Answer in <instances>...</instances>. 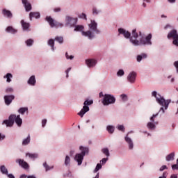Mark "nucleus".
Wrapping results in <instances>:
<instances>
[{"label": "nucleus", "instance_id": "obj_31", "mask_svg": "<svg viewBox=\"0 0 178 178\" xmlns=\"http://www.w3.org/2000/svg\"><path fill=\"white\" fill-rule=\"evenodd\" d=\"M19 113L23 115L25 112H29V108L27 107H22L18 110Z\"/></svg>", "mask_w": 178, "mask_h": 178}, {"label": "nucleus", "instance_id": "obj_48", "mask_svg": "<svg viewBox=\"0 0 178 178\" xmlns=\"http://www.w3.org/2000/svg\"><path fill=\"white\" fill-rule=\"evenodd\" d=\"M157 115H158V113H157V114H155V115H153L150 118V120H151L152 123H155L154 118H156Z\"/></svg>", "mask_w": 178, "mask_h": 178}, {"label": "nucleus", "instance_id": "obj_1", "mask_svg": "<svg viewBox=\"0 0 178 178\" xmlns=\"http://www.w3.org/2000/svg\"><path fill=\"white\" fill-rule=\"evenodd\" d=\"M15 122L19 127L22 126L23 123V120L20 118V115H18L15 114L10 115L9 116L8 120H6L3 122V124H6L7 127H12V126L15 124Z\"/></svg>", "mask_w": 178, "mask_h": 178}, {"label": "nucleus", "instance_id": "obj_41", "mask_svg": "<svg viewBox=\"0 0 178 178\" xmlns=\"http://www.w3.org/2000/svg\"><path fill=\"white\" fill-rule=\"evenodd\" d=\"M69 163H70V157H69V156H66L65 159V165H66V166H67V165H69Z\"/></svg>", "mask_w": 178, "mask_h": 178}, {"label": "nucleus", "instance_id": "obj_23", "mask_svg": "<svg viewBox=\"0 0 178 178\" xmlns=\"http://www.w3.org/2000/svg\"><path fill=\"white\" fill-rule=\"evenodd\" d=\"M35 76L33 75L29 78L28 84H30V86H35Z\"/></svg>", "mask_w": 178, "mask_h": 178}, {"label": "nucleus", "instance_id": "obj_46", "mask_svg": "<svg viewBox=\"0 0 178 178\" xmlns=\"http://www.w3.org/2000/svg\"><path fill=\"white\" fill-rule=\"evenodd\" d=\"M108 161V158H104L102 160L100 161V163L102 165H105Z\"/></svg>", "mask_w": 178, "mask_h": 178}, {"label": "nucleus", "instance_id": "obj_11", "mask_svg": "<svg viewBox=\"0 0 178 178\" xmlns=\"http://www.w3.org/2000/svg\"><path fill=\"white\" fill-rule=\"evenodd\" d=\"M89 29L92 31H94L95 33H96V34H99L101 33V31H99V30H98V29L97 28L98 24H97V22H95V20H91L90 24H89Z\"/></svg>", "mask_w": 178, "mask_h": 178}, {"label": "nucleus", "instance_id": "obj_35", "mask_svg": "<svg viewBox=\"0 0 178 178\" xmlns=\"http://www.w3.org/2000/svg\"><path fill=\"white\" fill-rule=\"evenodd\" d=\"M107 131L108 133H110V134H112L113 131H115V127L113 126L109 125L107 127Z\"/></svg>", "mask_w": 178, "mask_h": 178}, {"label": "nucleus", "instance_id": "obj_7", "mask_svg": "<svg viewBox=\"0 0 178 178\" xmlns=\"http://www.w3.org/2000/svg\"><path fill=\"white\" fill-rule=\"evenodd\" d=\"M45 20L47 21L51 28L56 27V29H58V27H63V24L56 22L51 16L46 17Z\"/></svg>", "mask_w": 178, "mask_h": 178}, {"label": "nucleus", "instance_id": "obj_13", "mask_svg": "<svg viewBox=\"0 0 178 178\" xmlns=\"http://www.w3.org/2000/svg\"><path fill=\"white\" fill-rule=\"evenodd\" d=\"M13 99H15V95H13L4 96V101H5L6 105H10Z\"/></svg>", "mask_w": 178, "mask_h": 178}, {"label": "nucleus", "instance_id": "obj_19", "mask_svg": "<svg viewBox=\"0 0 178 178\" xmlns=\"http://www.w3.org/2000/svg\"><path fill=\"white\" fill-rule=\"evenodd\" d=\"M86 63L87 66H88V67H92L95 65H97V60H95L94 59H89V60H86Z\"/></svg>", "mask_w": 178, "mask_h": 178}, {"label": "nucleus", "instance_id": "obj_49", "mask_svg": "<svg viewBox=\"0 0 178 178\" xmlns=\"http://www.w3.org/2000/svg\"><path fill=\"white\" fill-rule=\"evenodd\" d=\"M118 130L124 132V127L123 125H119L118 127Z\"/></svg>", "mask_w": 178, "mask_h": 178}, {"label": "nucleus", "instance_id": "obj_28", "mask_svg": "<svg viewBox=\"0 0 178 178\" xmlns=\"http://www.w3.org/2000/svg\"><path fill=\"white\" fill-rule=\"evenodd\" d=\"M6 31L8 33H11L12 34H15V33H17V31L12 26H8L6 29Z\"/></svg>", "mask_w": 178, "mask_h": 178}, {"label": "nucleus", "instance_id": "obj_61", "mask_svg": "<svg viewBox=\"0 0 178 178\" xmlns=\"http://www.w3.org/2000/svg\"><path fill=\"white\" fill-rule=\"evenodd\" d=\"M27 177V175H22L19 178H26Z\"/></svg>", "mask_w": 178, "mask_h": 178}, {"label": "nucleus", "instance_id": "obj_55", "mask_svg": "<svg viewBox=\"0 0 178 178\" xmlns=\"http://www.w3.org/2000/svg\"><path fill=\"white\" fill-rule=\"evenodd\" d=\"M70 70H72V68L71 67H70V68H68L66 71H65V73H66V77L67 78V77H69V72L70 71Z\"/></svg>", "mask_w": 178, "mask_h": 178}, {"label": "nucleus", "instance_id": "obj_56", "mask_svg": "<svg viewBox=\"0 0 178 178\" xmlns=\"http://www.w3.org/2000/svg\"><path fill=\"white\" fill-rule=\"evenodd\" d=\"M5 140V135H3L2 134H0V140Z\"/></svg>", "mask_w": 178, "mask_h": 178}, {"label": "nucleus", "instance_id": "obj_60", "mask_svg": "<svg viewBox=\"0 0 178 178\" xmlns=\"http://www.w3.org/2000/svg\"><path fill=\"white\" fill-rule=\"evenodd\" d=\"M170 178H177V175L173 174V175H172L170 176Z\"/></svg>", "mask_w": 178, "mask_h": 178}, {"label": "nucleus", "instance_id": "obj_18", "mask_svg": "<svg viewBox=\"0 0 178 178\" xmlns=\"http://www.w3.org/2000/svg\"><path fill=\"white\" fill-rule=\"evenodd\" d=\"M21 24L24 31H30V23H27L22 19L21 21Z\"/></svg>", "mask_w": 178, "mask_h": 178}, {"label": "nucleus", "instance_id": "obj_17", "mask_svg": "<svg viewBox=\"0 0 178 178\" xmlns=\"http://www.w3.org/2000/svg\"><path fill=\"white\" fill-rule=\"evenodd\" d=\"M2 14L6 17H8V19H12V17H13V14H12V12H10V10H7L6 8L3 9Z\"/></svg>", "mask_w": 178, "mask_h": 178}, {"label": "nucleus", "instance_id": "obj_47", "mask_svg": "<svg viewBox=\"0 0 178 178\" xmlns=\"http://www.w3.org/2000/svg\"><path fill=\"white\" fill-rule=\"evenodd\" d=\"M79 17L81 19H85V20H87V15H86L85 13H82L81 15H79Z\"/></svg>", "mask_w": 178, "mask_h": 178}, {"label": "nucleus", "instance_id": "obj_8", "mask_svg": "<svg viewBox=\"0 0 178 178\" xmlns=\"http://www.w3.org/2000/svg\"><path fill=\"white\" fill-rule=\"evenodd\" d=\"M152 38V34L147 35L145 38L141 36L139 40V45H152L151 39Z\"/></svg>", "mask_w": 178, "mask_h": 178}, {"label": "nucleus", "instance_id": "obj_51", "mask_svg": "<svg viewBox=\"0 0 178 178\" xmlns=\"http://www.w3.org/2000/svg\"><path fill=\"white\" fill-rule=\"evenodd\" d=\"M65 57L67 58V59H70V60H72V59H73V58H74V56H69V54H67V52L65 53Z\"/></svg>", "mask_w": 178, "mask_h": 178}, {"label": "nucleus", "instance_id": "obj_62", "mask_svg": "<svg viewBox=\"0 0 178 178\" xmlns=\"http://www.w3.org/2000/svg\"><path fill=\"white\" fill-rule=\"evenodd\" d=\"M27 178H35V176L30 175V176H28Z\"/></svg>", "mask_w": 178, "mask_h": 178}, {"label": "nucleus", "instance_id": "obj_52", "mask_svg": "<svg viewBox=\"0 0 178 178\" xmlns=\"http://www.w3.org/2000/svg\"><path fill=\"white\" fill-rule=\"evenodd\" d=\"M45 124H47V120L44 119L42 120V127H45Z\"/></svg>", "mask_w": 178, "mask_h": 178}, {"label": "nucleus", "instance_id": "obj_2", "mask_svg": "<svg viewBox=\"0 0 178 178\" xmlns=\"http://www.w3.org/2000/svg\"><path fill=\"white\" fill-rule=\"evenodd\" d=\"M153 97H155L156 102L159 104L161 106H164L165 109L169 108V104H170V99L165 100L163 97L160 95H157L156 91H153L152 93Z\"/></svg>", "mask_w": 178, "mask_h": 178}, {"label": "nucleus", "instance_id": "obj_33", "mask_svg": "<svg viewBox=\"0 0 178 178\" xmlns=\"http://www.w3.org/2000/svg\"><path fill=\"white\" fill-rule=\"evenodd\" d=\"M84 26L83 25H77L75 26L74 31H83Z\"/></svg>", "mask_w": 178, "mask_h": 178}, {"label": "nucleus", "instance_id": "obj_5", "mask_svg": "<svg viewBox=\"0 0 178 178\" xmlns=\"http://www.w3.org/2000/svg\"><path fill=\"white\" fill-rule=\"evenodd\" d=\"M167 38H168V40H170V38H172L173 40L172 44L174 45H176V47H178V34L177 30L173 29L170 31L167 35Z\"/></svg>", "mask_w": 178, "mask_h": 178}, {"label": "nucleus", "instance_id": "obj_3", "mask_svg": "<svg viewBox=\"0 0 178 178\" xmlns=\"http://www.w3.org/2000/svg\"><path fill=\"white\" fill-rule=\"evenodd\" d=\"M79 149L81 151V154H76L74 159L78 163V165H80L83 163V159H84V156H86V154H88V147H84L81 146Z\"/></svg>", "mask_w": 178, "mask_h": 178}, {"label": "nucleus", "instance_id": "obj_43", "mask_svg": "<svg viewBox=\"0 0 178 178\" xmlns=\"http://www.w3.org/2000/svg\"><path fill=\"white\" fill-rule=\"evenodd\" d=\"M6 92L7 94H12V92H13V89L12 88H8L6 89Z\"/></svg>", "mask_w": 178, "mask_h": 178}, {"label": "nucleus", "instance_id": "obj_36", "mask_svg": "<svg viewBox=\"0 0 178 178\" xmlns=\"http://www.w3.org/2000/svg\"><path fill=\"white\" fill-rule=\"evenodd\" d=\"M43 166L44 168H45L46 172H48V170H51V169H54V166L50 167L49 165H48V164H47V162H44L43 163Z\"/></svg>", "mask_w": 178, "mask_h": 178}, {"label": "nucleus", "instance_id": "obj_30", "mask_svg": "<svg viewBox=\"0 0 178 178\" xmlns=\"http://www.w3.org/2000/svg\"><path fill=\"white\" fill-rule=\"evenodd\" d=\"M26 156H29L31 159H35L38 158V154H31V153H27Z\"/></svg>", "mask_w": 178, "mask_h": 178}, {"label": "nucleus", "instance_id": "obj_14", "mask_svg": "<svg viewBox=\"0 0 178 178\" xmlns=\"http://www.w3.org/2000/svg\"><path fill=\"white\" fill-rule=\"evenodd\" d=\"M22 3L25 8L26 12H30V10L33 9L31 7V3H30L28 0H22Z\"/></svg>", "mask_w": 178, "mask_h": 178}, {"label": "nucleus", "instance_id": "obj_25", "mask_svg": "<svg viewBox=\"0 0 178 178\" xmlns=\"http://www.w3.org/2000/svg\"><path fill=\"white\" fill-rule=\"evenodd\" d=\"M3 77H4V79H6L7 83H10V81H12V79H10L13 78V75H12V74H10V73H8Z\"/></svg>", "mask_w": 178, "mask_h": 178}, {"label": "nucleus", "instance_id": "obj_59", "mask_svg": "<svg viewBox=\"0 0 178 178\" xmlns=\"http://www.w3.org/2000/svg\"><path fill=\"white\" fill-rule=\"evenodd\" d=\"M54 12H60V8H54Z\"/></svg>", "mask_w": 178, "mask_h": 178}, {"label": "nucleus", "instance_id": "obj_9", "mask_svg": "<svg viewBox=\"0 0 178 178\" xmlns=\"http://www.w3.org/2000/svg\"><path fill=\"white\" fill-rule=\"evenodd\" d=\"M137 38H138V33H137L136 29H134L132 31V36L130 38V42L133 44V45H140V40H137Z\"/></svg>", "mask_w": 178, "mask_h": 178}, {"label": "nucleus", "instance_id": "obj_45", "mask_svg": "<svg viewBox=\"0 0 178 178\" xmlns=\"http://www.w3.org/2000/svg\"><path fill=\"white\" fill-rule=\"evenodd\" d=\"M99 13V10H97L96 8H92V14L93 15H98Z\"/></svg>", "mask_w": 178, "mask_h": 178}, {"label": "nucleus", "instance_id": "obj_64", "mask_svg": "<svg viewBox=\"0 0 178 178\" xmlns=\"http://www.w3.org/2000/svg\"><path fill=\"white\" fill-rule=\"evenodd\" d=\"M163 178H166V172H163Z\"/></svg>", "mask_w": 178, "mask_h": 178}, {"label": "nucleus", "instance_id": "obj_4", "mask_svg": "<svg viewBox=\"0 0 178 178\" xmlns=\"http://www.w3.org/2000/svg\"><path fill=\"white\" fill-rule=\"evenodd\" d=\"M93 101L90 100H86L83 103V106L82 108V109L80 111L79 113H78V115L83 118V116H84V115H86V113H87V112H88V111H90V107H88V105H92L93 104Z\"/></svg>", "mask_w": 178, "mask_h": 178}, {"label": "nucleus", "instance_id": "obj_27", "mask_svg": "<svg viewBox=\"0 0 178 178\" xmlns=\"http://www.w3.org/2000/svg\"><path fill=\"white\" fill-rule=\"evenodd\" d=\"M147 58V54H142L141 55H138L137 56V61L138 62H141L143 59Z\"/></svg>", "mask_w": 178, "mask_h": 178}, {"label": "nucleus", "instance_id": "obj_42", "mask_svg": "<svg viewBox=\"0 0 178 178\" xmlns=\"http://www.w3.org/2000/svg\"><path fill=\"white\" fill-rule=\"evenodd\" d=\"M121 98H122V100L123 101V102H126V101H127V95H124V94H122L121 95Z\"/></svg>", "mask_w": 178, "mask_h": 178}, {"label": "nucleus", "instance_id": "obj_15", "mask_svg": "<svg viewBox=\"0 0 178 178\" xmlns=\"http://www.w3.org/2000/svg\"><path fill=\"white\" fill-rule=\"evenodd\" d=\"M136 76H137V74H136V72H131L127 76L128 81H129V83H134L136 81Z\"/></svg>", "mask_w": 178, "mask_h": 178}, {"label": "nucleus", "instance_id": "obj_16", "mask_svg": "<svg viewBox=\"0 0 178 178\" xmlns=\"http://www.w3.org/2000/svg\"><path fill=\"white\" fill-rule=\"evenodd\" d=\"M118 32H119V34H123V35H124V37H125V38H129L131 35V33H130V32H129L122 28H120L118 29Z\"/></svg>", "mask_w": 178, "mask_h": 178}, {"label": "nucleus", "instance_id": "obj_12", "mask_svg": "<svg viewBox=\"0 0 178 178\" xmlns=\"http://www.w3.org/2000/svg\"><path fill=\"white\" fill-rule=\"evenodd\" d=\"M16 163H19V166H21L24 169H29V168H30V166L29 165V163H27V162L24 161V160L23 159H17Z\"/></svg>", "mask_w": 178, "mask_h": 178}, {"label": "nucleus", "instance_id": "obj_22", "mask_svg": "<svg viewBox=\"0 0 178 178\" xmlns=\"http://www.w3.org/2000/svg\"><path fill=\"white\" fill-rule=\"evenodd\" d=\"M82 35H85V37H88V38H90V40H91V38H94L95 35L94 33H92V32H91V31H82Z\"/></svg>", "mask_w": 178, "mask_h": 178}, {"label": "nucleus", "instance_id": "obj_20", "mask_svg": "<svg viewBox=\"0 0 178 178\" xmlns=\"http://www.w3.org/2000/svg\"><path fill=\"white\" fill-rule=\"evenodd\" d=\"M40 13H34V12H31L29 13V19L30 20H33V17H35V19H40Z\"/></svg>", "mask_w": 178, "mask_h": 178}, {"label": "nucleus", "instance_id": "obj_37", "mask_svg": "<svg viewBox=\"0 0 178 178\" xmlns=\"http://www.w3.org/2000/svg\"><path fill=\"white\" fill-rule=\"evenodd\" d=\"M48 44L51 47L52 51H54V47L55 46V42L54 41V40L53 39H50L48 41Z\"/></svg>", "mask_w": 178, "mask_h": 178}, {"label": "nucleus", "instance_id": "obj_21", "mask_svg": "<svg viewBox=\"0 0 178 178\" xmlns=\"http://www.w3.org/2000/svg\"><path fill=\"white\" fill-rule=\"evenodd\" d=\"M125 141L129 144V149H133V147H134V145L133 144V140H131V138H129L127 135L125 137Z\"/></svg>", "mask_w": 178, "mask_h": 178}, {"label": "nucleus", "instance_id": "obj_54", "mask_svg": "<svg viewBox=\"0 0 178 178\" xmlns=\"http://www.w3.org/2000/svg\"><path fill=\"white\" fill-rule=\"evenodd\" d=\"M174 66H175L177 69V73H178V60L174 63Z\"/></svg>", "mask_w": 178, "mask_h": 178}, {"label": "nucleus", "instance_id": "obj_6", "mask_svg": "<svg viewBox=\"0 0 178 178\" xmlns=\"http://www.w3.org/2000/svg\"><path fill=\"white\" fill-rule=\"evenodd\" d=\"M116 99L111 95L106 94L102 101L103 105H111V104H115Z\"/></svg>", "mask_w": 178, "mask_h": 178}, {"label": "nucleus", "instance_id": "obj_63", "mask_svg": "<svg viewBox=\"0 0 178 178\" xmlns=\"http://www.w3.org/2000/svg\"><path fill=\"white\" fill-rule=\"evenodd\" d=\"M160 111H162L163 113H165V109H163V107H161Z\"/></svg>", "mask_w": 178, "mask_h": 178}, {"label": "nucleus", "instance_id": "obj_57", "mask_svg": "<svg viewBox=\"0 0 178 178\" xmlns=\"http://www.w3.org/2000/svg\"><path fill=\"white\" fill-rule=\"evenodd\" d=\"M172 27V26L170 24H167L165 27H164V30H168V29Z\"/></svg>", "mask_w": 178, "mask_h": 178}, {"label": "nucleus", "instance_id": "obj_53", "mask_svg": "<svg viewBox=\"0 0 178 178\" xmlns=\"http://www.w3.org/2000/svg\"><path fill=\"white\" fill-rule=\"evenodd\" d=\"M165 169H168V167L166 165H162L160 168V172H163Z\"/></svg>", "mask_w": 178, "mask_h": 178}, {"label": "nucleus", "instance_id": "obj_40", "mask_svg": "<svg viewBox=\"0 0 178 178\" xmlns=\"http://www.w3.org/2000/svg\"><path fill=\"white\" fill-rule=\"evenodd\" d=\"M33 42H34V40L32 39H29L26 41V44L28 47H31V45H33Z\"/></svg>", "mask_w": 178, "mask_h": 178}, {"label": "nucleus", "instance_id": "obj_10", "mask_svg": "<svg viewBox=\"0 0 178 178\" xmlns=\"http://www.w3.org/2000/svg\"><path fill=\"white\" fill-rule=\"evenodd\" d=\"M66 25L73 27L77 24V18L67 16L65 18Z\"/></svg>", "mask_w": 178, "mask_h": 178}, {"label": "nucleus", "instance_id": "obj_32", "mask_svg": "<svg viewBox=\"0 0 178 178\" xmlns=\"http://www.w3.org/2000/svg\"><path fill=\"white\" fill-rule=\"evenodd\" d=\"M0 170L1 173H3V175H8V169L6 168V167H5V165H1L0 167Z\"/></svg>", "mask_w": 178, "mask_h": 178}, {"label": "nucleus", "instance_id": "obj_50", "mask_svg": "<svg viewBox=\"0 0 178 178\" xmlns=\"http://www.w3.org/2000/svg\"><path fill=\"white\" fill-rule=\"evenodd\" d=\"M172 170H178V164H174L172 165Z\"/></svg>", "mask_w": 178, "mask_h": 178}, {"label": "nucleus", "instance_id": "obj_26", "mask_svg": "<svg viewBox=\"0 0 178 178\" xmlns=\"http://www.w3.org/2000/svg\"><path fill=\"white\" fill-rule=\"evenodd\" d=\"M147 129H149V130H155V124L154 122H148L147 124Z\"/></svg>", "mask_w": 178, "mask_h": 178}, {"label": "nucleus", "instance_id": "obj_29", "mask_svg": "<svg viewBox=\"0 0 178 178\" xmlns=\"http://www.w3.org/2000/svg\"><path fill=\"white\" fill-rule=\"evenodd\" d=\"M30 135H29L28 137L22 141V145H29V144H30Z\"/></svg>", "mask_w": 178, "mask_h": 178}, {"label": "nucleus", "instance_id": "obj_39", "mask_svg": "<svg viewBox=\"0 0 178 178\" xmlns=\"http://www.w3.org/2000/svg\"><path fill=\"white\" fill-rule=\"evenodd\" d=\"M102 164L101 163H97V166L94 170V172L95 173H97V172H98V170H99V169H102Z\"/></svg>", "mask_w": 178, "mask_h": 178}, {"label": "nucleus", "instance_id": "obj_44", "mask_svg": "<svg viewBox=\"0 0 178 178\" xmlns=\"http://www.w3.org/2000/svg\"><path fill=\"white\" fill-rule=\"evenodd\" d=\"M124 71H123V70H120L118 72H117V75L118 76H124Z\"/></svg>", "mask_w": 178, "mask_h": 178}, {"label": "nucleus", "instance_id": "obj_38", "mask_svg": "<svg viewBox=\"0 0 178 178\" xmlns=\"http://www.w3.org/2000/svg\"><path fill=\"white\" fill-rule=\"evenodd\" d=\"M102 152H103L104 154V155L109 156L110 154H109V149H108V148H104L102 149Z\"/></svg>", "mask_w": 178, "mask_h": 178}, {"label": "nucleus", "instance_id": "obj_58", "mask_svg": "<svg viewBox=\"0 0 178 178\" xmlns=\"http://www.w3.org/2000/svg\"><path fill=\"white\" fill-rule=\"evenodd\" d=\"M8 178H15V176L13 175H12V174H8Z\"/></svg>", "mask_w": 178, "mask_h": 178}, {"label": "nucleus", "instance_id": "obj_24", "mask_svg": "<svg viewBox=\"0 0 178 178\" xmlns=\"http://www.w3.org/2000/svg\"><path fill=\"white\" fill-rule=\"evenodd\" d=\"M165 159L168 162L173 161L175 159V152H172L170 154L167 155Z\"/></svg>", "mask_w": 178, "mask_h": 178}, {"label": "nucleus", "instance_id": "obj_34", "mask_svg": "<svg viewBox=\"0 0 178 178\" xmlns=\"http://www.w3.org/2000/svg\"><path fill=\"white\" fill-rule=\"evenodd\" d=\"M55 41H57L59 44H63V37L57 36L55 38Z\"/></svg>", "mask_w": 178, "mask_h": 178}]
</instances>
